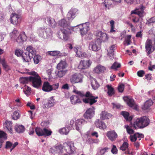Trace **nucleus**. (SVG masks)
<instances>
[{
  "instance_id": "nucleus-39",
  "label": "nucleus",
  "mask_w": 155,
  "mask_h": 155,
  "mask_svg": "<svg viewBox=\"0 0 155 155\" xmlns=\"http://www.w3.org/2000/svg\"><path fill=\"white\" fill-rule=\"evenodd\" d=\"M153 104V102L151 100H149L145 102L143 107H142V108L144 110H147Z\"/></svg>"
},
{
  "instance_id": "nucleus-20",
  "label": "nucleus",
  "mask_w": 155,
  "mask_h": 155,
  "mask_svg": "<svg viewBox=\"0 0 155 155\" xmlns=\"http://www.w3.org/2000/svg\"><path fill=\"white\" fill-rule=\"evenodd\" d=\"M86 123L87 122L83 119L77 120L75 122L76 130L79 131L81 128L82 126Z\"/></svg>"
},
{
  "instance_id": "nucleus-14",
  "label": "nucleus",
  "mask_w": 155,
  "mask_h": 155,
  "mask_svg": "<svg viewBox=\"0 0 155 155\" xmlns=\"http://www.w3.org/2000/svg\"><path fill=\"white\" fill-rule=\"evenodd\" d=\"M50 151L54 154L56 153H58L59 155L63 153V147L61 144H57L51 148L50 150Z\"/></svg>"
},
{
  "instance_id": "nucleus-9",
  "label": "nucleus",
  "mask_w": 155,
  "mask_h": 155,
  "mask_svg": "<svg viewBox=\"0 0 155 155\" xmlns=\"http://www.w3.org/2000/svg\"><path fill=\"white\" fill-rule=\"evenodd\" d=\"M71 31L67 30L61 29L60 31L58 32V37L59 38L64 41L68 40L69 38Z\"/></svg>"
},
{
  "instance_id": "nucleus-35",
  "label": "nucleus",
  "mask_w": 155,
  "mask_h": 155,
  "mask_svg": "<svg viewBox=\"0 0 155 155\" xmlns=\"http://www.w3.org/2000/svg\"><path fill=\"white\" fill-rule=\"evenodd\" d=\"M55 103L54 100L53 99V97H51L48 100L47 103L45 105V107L46 108H48L53 107Z\"/></svg>"
},
{
  "instance_id": "nucleus-59",
  "label": "nucleus",
  "mask_w": 155,
  "mask_h": 155,
  "mask_svg": "<svg viewBox=\"0 0 155 155\" xmlns=\"http://www.w3.org/2000/svg\"><path fill=\"white\" fill-rule=\"evenodd\" d=\"M124 85L123 84H121L118 87V91L120 92H123L124 88Z\"/></svg>"
},
{
  "instance_id": "nucleus-24",
  "label": "nucleus",
  "mask_w": 155,
  "mask_h": 155,
  "mask_svg": "<svg viewBox=\"0 0 155 155\" xmlns=\"http://www.w3.org/2000/svg\"><path fill=\"white\" fill-rule=\"evenodd\" d=\"M152 43L150 40H147L146 43L145 48L146 50L148 51L147 54L148 55L151 53L153 51L151 49Z\"/></svg>"
},
{
  "instance_id": "nucleus-42",
  "label": "nucleus",
  "mask_w": 155,
  "mask_h": 155,
  "mask_svg": "<svg viewBox=\"0 0 155 155\" xmlns=\"http://www.w3.org/2000/svg\"><path fill=\"white\" fill-rule=\"evenodd\" d=\"M70 130L69 128L66 127L60 129L59 132L61 134L66 135L68 133Z\"/></svg>"
},
{
  "instance_id": "nucleus-46",
  "label": "nucleus",
  "mask_w": 155,
  "mask_h": 155,
  "mask_svg": "<svg viewBox=\"0 0 155 155\" xmlns=\"http://www.w3.org/2000/svg\"><path fill=\"white\" fill-rule=\"evenodd\" d=\"M48 53L50 55L55 56L59 55L60 52L57 51H48Z\"/></svg>"
},
{
  "instance_id": "nucleus-63",
  "label": "nucleus",
  "mask_w": 155,
  "mask_h": 155,
  "mask_svg": "<svg viewBox=\"0 0 155 155\" xmlns=\"http://www.w3.org/2000/svg\"><path fill=\"white\" fill-rule=\"evenodd\" d=\"M6 35L5 32H3L0 33V41H2L4 39V38Z\"/></svg>"
},
{
  "instance_id": "nucleus-36",
  "label": "nucleus",
  "mask_w": 155,
  "mask_h": 155,
  "mask_svg": "<svg viewBox=\"0 0 155 155\" xmlns=\"http://www.w3.org/2000/svg\"><path fill=\"white\" fill-rule=\"evenodd\" d=\"M67 66L66 62L63 61H61L57 65V68L59 70H62L65 69Z\"/></svg>"
},
{
  "instance_id": "nucleus-38",
  "label": "nucleus",
  "mask_w": 155,
  "mask_h": 155,
  "mask_svg": "<svg viewBox=\"0 0 155 155\" xmlns=\"http://www.w3.org/2000/svg\"><path fill=\"white\" fill-rule=\"evenodd\" d=\"M108 89L107 94L110 96H112L114 94L115 92L114 88L111 85L107 84L106 85Z\"/></svg>"
},
{
  "instance_id": "nucleus-11",
  "label": "nucleus",
  "mask_w": 155,
  "mask_h": 155,
  "mask_svg": "<svg viewBox=\"0 0 155 155\" xmlns=\"http://www.w3.org/2000/svg\"><path fill=\"white\" fill-rule=\"evenodd\" d=\"M36 134L39 136L43 135L49 136L51 135L52 132L46 128L42 129L40 127H37L35 129Z\"/></svg>"
},
{
  "instance_id": "nucleus-13",
  "label": "nucleus",
  "mask_w": 155,
  "mask_h": 155,
  "mask_svg": "<svg viewBox=\"0 0 155 155\" xmlns=\"http://www.w3.org/2000/svg\"><path fill=\"white\" fill-rule=\"evenodd\" d=\"M95 35L97 37L95 40H98L101 41H105L107 40V37L106 34L101 31H97L95 32Z\"/></svg>"
},
{
  "instance_id": "nucleus-54",
  "label": "nucleus",
  "mask_w": 155,
  "mask_h": 155,
  "mask_svg": "<svg viewBox=\"0 0 155 155\" xmlns=\"http://www.w3.org/2000/svg\"><path fill=\"white\" fill-rule=\"evenodd\" d=\"M74 120H71L70 121L69 123H68L66 124V127L68 128L70 130L73 127V125L74 124Z\"/></svg>"
},
{
  "instance_id": "nucleus-28",
  "label": "nucleus",
  "mask_w": 155,
  "mask_h": 155,
  "mask_svg": "<svg viewBox=\"0 0 155 155\" xmlns=\"http://www.w3.org/2000/svg\"><path fill=\"white\" fill-rule=\"evenodd\" d=\"M74 51L76 53L77 56L79 58L85 57L86 56V54L85 53H82L81 49L78 48H75Z\"/></svg>"
},
{
  "instance_id": "nucleus-5",
  "label": "nucleus",
  "mask_w": 155,
  "mask_h": 155,
  "mask_svg": "<svg viewBox=\"0 0 155 155\" xmlns=\"http://www.w3.org/2000/svg\"><path fill=\"white\" fill-rule=\"evenodd\" d=\"M38 33L40 37L44 39L48 38L52 34L51 29L45 27L39 28L38 30Z\"/></svg>"
},
{
  "instance_id": "nucleus-2",
  "label": "nucleus",
  "mask_w": 155,
  "mask_h": 155,
  "mask_svg": "<svg viewBox=\"0 0 155 155\" xmlns=\"http://www.w3.org/2000/svg\"><path fill=\"white\" fill-rule=\"evenodd\" d=\"M74 92L78 94L81 97L85 96L88 98H85L83 99V101L85 103L89 104L91 105L97 102V101L96 99L98 98L97 97H94L92 95V94L89 92H87L85 95L80 91H78L76 90H74Z\"/></svg>"
},
{
  "instance_id": "nucleus-44",
  "label": "nucleus",
  "mask_w": 155,
  "mask_h": 155,
  "mask_svg": "<svg viewBox=\"0 0 155 155\" xmlns=\"http://www.w3.org/2000/svg\"><path fill=\"white\" fill-rule=\"evenodd\" d=\"M109 149V148L107 147L102 148L100 150L99 152L97 154L98 155H104L105 153Z\"/></svg>"
},
{
  "instance_id": "nucleus-7",
  "label": "nucleus",
  "mask_w": 155,
  "mask_h": 155,
  "mask_svg": "<svg viewBox=\"0 0 155 155\" xmlns=\"http://www.w3.org/2000/svg\"><path fill=\"white\" fill-rule=\"evenodd\" d=\"M63 149V153H67L69 154H72L75 150L74 144L71 142L64 143Z\"/></svg>"
},
{
  "instance_id": "nucleus-61",
  "label": "nucleus",
  "mask_w": 155,
  "mask_h": 155,
  "mask_svg": "<svg viewBox=\"0 0 155 155\" xmlns=\"http://www.w3.org/2000/svg\"><path fill=\"white\" fill-rule=\"evenodd\" d=\"M130 138L131 141L132 142L135 141L137 139V138L136 136V134L135 133L134 135H130Z\"/></svg>"
},
{
  "instance_id": "nucleus-22",
  "label": "nucleus",
  "mask_w": 155,
  "mask_h": 155,
  "mask_svg": "<svg viewBox=\"0 0 155 155\" xmlns=\"http://www.w3.org/2000/svg\"><path fill=\"white\" fill-rule=\"evenodd\" d=\"M95 124L97 127L101 129H105L107 128L106 124L99 119H97L95 121Z\"/></svg>"
},
{
  "instance_id": "nucleus-41",
  "label": "nucleus",
  "mask_w": 155,
  "mask_h": 155,
  "mask_svg": "<svg viewBox=\"0 0 155 155\" xmlns=\"http://www.w3.org/2000/svg\"><path fill=\"white\" fill-rule=\"evenodd\" d=\"M121 114L128 121L131 120L132 118L131 116H129V114L128 112L123 111L121 112Z\"/></svg>"
},
{
  "instance_id": "nucleus-57",
  "label": "nucleus",
  "mask_w": 155,
  "mask_h": 155,
  "mask_svg": "<svg viewBox=\"0 0 155 155\" xmlns=\"http://www.w3.org/2000/svg\"><path fill=\"white\" fill-rule=\"evenodd\" d=\"M59 86V83H58L55 84H53L52 85H51V91L56 90L58 88Z\"/></svg>"
},
{
  "instance_id": "nucleus-49",
  "label": "nucleus",
  "mask_w": 155,
  "mask_h": 155,
  "mask_svg": "<svg viewBox=\"0 0 155 155\" xmlns=\"http://www.w3.org/2000/svg\"><path fill=\"white\" fill-rule=\"evenodd\" d=\"M128 147V143L127 142H124L120 147V149L123 150H125Z\"/></svg>"
},
{
  "instance_id": "nucleus-17",
  "label": "nucleus",
  "mask_w": 155,
  "mask_h": 155,
  "mask_svg": "<svg viewBox=\"0 0 155 155\" xmlns=\"http://www.w3.org/2000/svg\"><path fill=\"white\" fill-rule=\"evenodd\" d=\"M94 114V107L88 109L84 114V117L87 119H91Z\"/></svg>"
},
{
  "instance_id": "nucleus-16",
  "label": "nucleus",
  "mask_w": 155,
  "mask_h": 155,
  "mask_svg": "<svg viewBox=\"0 0 155 155\" xmlns=\"http://www.w3.org/2000/svg\"><path fill=\"white\" fill-rule=\"evenodd\" d=\"M79 29L82 35H86L90 30L89 24L88 23H85L79 25Z\"/></svg>"
},
{
  "instance_id": "nucleus-64",
  "label": "nucleus",
  "mask_w": 155,
  "mask_h": 155,
  "mask_svg": "<svg viewBox=\"0 0 155 155\" xmlns=\"http://www.w3.org/2000/svg\"><path fill=\"white\" fill-rule=\"evenodd\" d=\"M137 75L140 77H142L144 74V72L143 70L139 71L137 72Z\"/></svg>"
},
{
  "instance_id": "nucleus-32",
  "label": "nucleus",
  "mask_w": 155,
  "mask_h": 155,
  "mask_svg": "<svg viewBox=\"0 0 155 155\" xmlns=\"http://www.w3.org/2000/svg\"><path fill=\"white\" fill-rule=\"evenodd\" d=\"M106 69V68L104 67L98 65L94 68V71L95 73H100L104 72Z\"/></svg>"
},
{
  "instance_id": "nucleus-6",
  "label": "nucleus",
  "mask_w": 155,
  "mask_h": 155,
  "mask_svg": "<svg viewBox=\"0 0 155 155\" xmlns=\"http://www.w3.org/2000/svg\"><path fill=\"white\" fill-rule=\"evenodd\" d=\"M134 127L136 125L139 128H141L148 126L149 123V119L146 117H142L138 118L134 122Z\"/></svg>"
},
{
  "instance_id": "nucleus-47",
  "label": "nucleus",
  "mask_w": 155,
  "mask_h": 155,
  "mask_svg": "<svg viewBox=\"0 0 155 155\" xmlns=\"http://www.w3.org/2000/svg\"><path fill=\"white\" fill-rule=\"evenodd\" d=\"M131 36L130 35H127L125 38V40L124 41V44L125 45L126 43L127 45H128L130 44L131 43V41L130 40Z\"/></svg>"
},
{
  "instance_id": "nucleus-26",
  "label": "nucleus",
  "mask_w": 155,
  "mask_h": 155,
  "mask_svg": "<svg viewBox=\"0 0 155 155\" xmlns=\"http://www.w3.org/2000/svg\"><path fill=\"white\" fill-rule=\"evenodd\" d=\"M19 35V32L16 29H14L10 33V36L11 39L12 40L15 41L16 38Z\"/></svg>"
},
{
  "instance_id": "nucleus-53",
  "label": "nucleus",
  "mask_w": 155,
  "mask_h": 155,
  "mask_svg": "<svg viewBox=\"0 0 155 155\" xmlns=\"http://www.w3.org/2000/svg\"><path fill=\"white\" fill-rule=\"evenodd\" d=\"M23 52L22 50L20 49H18L15 51V54L18 56H22V57L24 55H23Z\"/></svg>"
},
{
  "instance_id": "nucleus-23",
  "label": "nucleus",
  "mask_w": 155,
  "mask_h": 155,
  "mask_svg": "<svg viewBox=\"0 0 155 155\" xmlns=\"http://www.w3.org/2000/svg\"><path fill=\"white\" fill-rule=\"evenodd\" d=\"M45 21L46 23H47L52 28H54L56 25V23L54 19L51 18L50 17H47L46 19H45Z\"/></svg>"
},
{
  "instance_id": "nucleus-30",
  "label": "nucleus",
  "mask_w": 155,
  "mask_h": 155,
  "mask_svg": "<svg viewBox=\"0 0 155 155\" xmlns=\"http://www.w3.org/2000/svg\"><path fill=\"white\" fill-rule=\"evenodd\" d=\"M7 138V134L3 131H0V146L2 147V144L4 142V140Z\"/></svg>"
},
{
  "instance_id": "nucleus-40",
  "label": "nucleus",
  "mask_w": 155,
  "mask_h": 155,
  "mask_svg": "<svg viewBox=\"0 0 155 155\" xmlns=\"http://www.w3.org/2000/svg\"><path fill=\"white\" fill-rule=\"evenodd\" d=\"M91 84L92 88L94 90L97 89L99 87V84L95 79L92 80Z\"/></svg>"
},
{
  "instance_id": "nucleus-51",
  "label": "nucleus",
  "mask_w": 155,
  "mask_h": 155,
  "mask_svg": "<svg viewBox=\"0 0 155 155\" xmlns=\"http://www.w3.org/2000/svg\"><path fill=\"white\" fill-rule=\"evenodd\" d=\"M67 72V70H61L60 71H58V76L60 78L62 77L65 75Z\"/></svg>"
},
{
  "instance_id": "nucleus-25",
  "label": "nucleus",
  "mask_w": 155,
  "mask_h": 155,
  "mask_svg": "<svg viewBox=\"0 0 155 155\" xmlns=\"http://www.w3.org/2000/svg\"><path fill=\"white\" fill-rule=\"evenodd\" d=\"M42 90L45 92H50L51 91V85L48 82H45L43 84Z\"/></svg>"
},
{
  "instance_id": "nucleus-50",
  "label": "nucleus",
  "mask_w": 155,
  "mask_h": 155,
  "mask_svg": "<svg viewBox=\"0 0 155 155\" xmlns=\"http://www.w3.org/2000/svg\"><path fill=\"white\" fill-rule=\"evenodd\" d=\"M125 128L126 129L127 133L129 134H132L134 133V131L131 128V127L128 125L124 126Z\"/></svg>"
},
{
  "instance_id": "nucleus-58",
  "label": "nucleus",
  "mask_w": 155,
  "mask_h": 155,
  "mask_svg": "<svg viewBox=\"0 0 155 155\" xmlns=\"http://www.w3.org/2000/svg\"><path fill=\"white\" fill-rule=\"evenodd\" d=\"M111 152L114 154H116L117 153V150L115 145H113V147L111 150Z\"/></svg>"
},
{
  "instance_id": "nucleus-31",
  "label": "nucleus",
  "mask_w": 155,
  "mask_h": 155,
  "mask_svg": "<svg viewBox=\"0 0 155 155\" xmlns=\"http://www.w3.org/2000/svg\"><path fill=\"white\" fill-rule=\"evenodd\" d=\"M71 103L72 104H75L77 103H80L81 101L79 97L75 95H73L70 97Z\"/></svg>"
},
{
  "instance_id": "nucleus-19",
  "label": "nucleus",
  "mask_w": 155,
  "mask_h": 155,
  "mask_svg": "<svg viewBox=\"0 0 155 155\" xmlns=\"http://www.w3.org/2000/svg\"><path fill=\"white\" fill-rule=\"evenodd\" d=\"M27 39V36L24 32H21L18 35L15 41L18 43H22L26 41Z\"/></svg>"
},
{
  "instance_id": "nucleus-27",
  "label": "nucleus",
  "mask_w": 155,
  "mask_h": 155,
  "mask_svg": "<svg viewBox=\"0 0 155 155\" xmlns=\"http://www.w3.org/2000/svg\"><path fill=\"white\" fill-rule=\"evenodd\" d=\"M4 129H7L10 133H13V130L12 128V124L10 121H6L4 124Z\"/></svg>"
},
{
  "instance_id": "nucleus-15",
  "label": "nucleus",
  "mask_w": 155,
  "mask_h": 155,
  "mask_svg": "<svg viewBox=\"0 0 155 155\" xmlns=\"http://www.w3.org/2000/svg\"><path fill=\"white\" fill-rule=\"evenodd\" d=\"M92 62L90 60H82L80 61L78 68L80 69L88 68L91 66Z\"/></svg>"
},
{
  "instance_id": "nucleus-10",
  "label": "nucleus",
  "mask_w": 155,
  "mask_h": 155,
  "mask_svg": "<svg viewBox=\"0 0 155 155\" xmlns=\"http://www.w3.org/2000/svg\"><path fill=\"white\" fill-rule=\"evenodd\" d=\"M101 43L100 41L98 40H94L90 43L89 49L93 51H97L100 49Z\"/></svg>"
},
{
  "instance_id": "nucleus-1",
  "label": "nucleus",
  "mask_w": 155,
  "mask_h": 155,
  "mask_svg": "<svg viewBox=\"0 0 155 155\" xmlns=\"http://www.w3.org/2000/svg\"><path fill=\"white\" fill-rule=\"evenodd\" d=\"M77 10L76 9H71L68 12L66 19L63 18L59 20L58 25L63 28V29L70 31L75 28L78 29V26L73 27L70 25V22L75 18Z\"/></svg>"
},
{
  "instance_id": "nucleus-43",
  "label": "nucleus",
  "mask_w": 155,
  "mask_h": 155,
  "mask_svg": "<svg viewBox=\"0 0 155 155\" xmlns=\"http://www.w3.org/2000/svg\"><path fill=\"white\" fill-rule=\"evenodd\" d=\"M29 81H30V77H22L20 79V83L22 84H27Z\"/></svg>"
},
{
  "instance_id": "nucleus-18",
  "label": "nucleus",
  "mask_w": 155,
  "mask_h": 155,
  "mask_svg": "<svg viewBox=\"0 0 155 155\" xmlns=\"http://www.w3.org/2000/svg\"><path fill=\"white\" fill-rule=\"evenodd\" d=\"M10 21L13 24L17 25L19 23L20 21L19 15L16 14L12 13L11 15Z\"/></svg>"
},
{
  "instance_id": "nucleus-52",
  "label": "nucleus",
  "mask_w": 155,
  "mask_h": 155,
  "mask_svg": "<svg viewBox=\"0 0 155 155\" xmlns=\"http://www.w3.org/2000/svg\"><path fill=\"white\" fill-rule=\"evenodd\" d=\"M120 64L117 62H115L110 68L111 69L117 70V68L120 67Z\"/></svg>"
},
{
  "instance_id": "nucleus-60",
  "label": "nucleus",
  "mask_w": 155,
  "mask_h": 155,
  "mask_svg": "<svg viewBox=\"0 0 155 155\" xmlns=\"http://www.w3.org/2000/svg\"><path fill=\"white\" fill-rule=\"evenodd\" d=\"M110 2V0H105L104 3H102L106 7H107V6H109L111 5V4Z\"/></svg>"
},
{
  "instance_id": "nucleus-8",
  "label": "nucleus",
  "mask_w": 155,
  "mask_h": 155,
  "mask_svg": "<svg viewBox=\"0 0 155 155\" xmlns=\"http://www.w3.org/2000/svg\"><path fill=\"white\" fill-rule=\"evenodd\" d=\"M143 7H142L140 8H136L135 10H132L131 12V15L133 17L132 19V21L135 23H136L139 21V19L135 17L134 14L138 15L140 17L143 16Z\"/></svg>"
},
{
  "instance_id": "nucleus-37",
  "label": "nucleus",
  "mask_w": 155,
  "mask_h": 155,
  "mask_svg": "<svg viewBox=\"0 0 155 155\" xmlns=\"http://www.w3.org/2000/svg\"><path fill=\"white\" fill-rule=\"evenodd\" d=\"M15 130L18 133H22L25 130L24 127L21 125L17 124L15 126Z\"/></svg>"
},
{
  "instance_id": "nucleus-33",
  "label": "nucleus",
  "mask_w": 155,
  "mask_h": 155,
  "mask_svg": "<svg viewBox=\"0 0 155 155\" xmlns=\"http://www.w3.org/2000/svg\"><path fill=\"white\" fill-rule=\"evenodd\" d=\"M116 47V45H113L110 48L108 51L107 54L110 56V58L111 59L113 60L114 58L113 52L114 51V49Z\"/></svg>"
},
{
  "instance_id": "nucleus-12",
  "label": "nucleus",
  "mask_w": 155,
  "mask_h": 155,
  "mask_svg": "<svg viewBox=\"0 0 155 155\" xmlns=\"http://www.w3.org/2000/svg\"><path fill=\"white\" fill-rule=\"evenodd\" d=\"M83 75L80 73H75L73 74L71 77L70 81L73 84L82 82Z\"/></svg>"
},
{
  "instance_id": "nucleus-29",
  "label": "nucleus",
  "mask_w": 155,
  "mask_h": 155,
  "mask_svg": "<svg viewBox=\"0 0 155 155\" xmlns=\"http://www.w3.org/2000/svg\"><path fill=\"white\" fill-rule=\"evenodd\" d=\"M111 117V114L105 111H102L100 114V118L102 120L108 119Z\"/></svg>"
},
{
  "instance_id": "nucleus-4",
  "label": "nucleus",
  "mask_w": 155,
  "mask_h": 155,
  "mask_svg": "<svg viewBox=\"0 0 155 155\" xmlns=\"http://www.w3.org/2000/svg\"><path fill=\"white\" fill-rule=\"evenodd\" d=\"M26 49L27 51L25 52L24 55L22 56V58L24 61L28 62L35 54L36 50L31 46L28 47Z\"/></svg>"
},
{
  "instance_id": "nucleus-56",
  "label": "nucleus",
  "mask_w": 155,
  "mask_h": 155,
  "mask_svg": "<svg viewBox=\"0 0 155 155\" xmlns=\"http://www.w3.org/2000/svg\"><path fill=\"white\" fill-rule=\"evenodd\" d=\"M20 116L18 112L15 111L12 116V118L14 120L18 119L19 117Z\"/></svg>"
},
{
  "instance_id": "nucleus-62",
  "label": "nucleus",
  "mask_w": 155,
  "mask_h": 155,
  "mask_svg": "<svg viewBox=\"0 0 155 155\" xmlns=\"http://www.w3.org/2000/svg\"><path fill=\"white\" fill-rule=\"evenodd\" d=\"M114 22L113 20H111L110 21V24L111 27L110 31L111 32H113L115 31V30L114 29Z\"/></svg>"
},
{
  "instance_id": "nucleus-21",
  "label": "nucleus",
  "mask_w": 155,
  "mask_h": 155,
  "mask_svg": "<svg viewBox=\"0 0 155 155\" xmlns=\"http://www.w3.org/2000/svg\"><path fill=\"white\" fill-rule=\"evenodd\" d=\"M107 136L111 141H114L117 137V134L113 130L107 132Z\"/></svg>"
},
{
  "instance_id": "nucleus-34",
  "label": "nucleus",
  "mask_w": 155,
  "mask_h": 155,
  "mask_svg": "<svg viewBox=\"0 0 155 155\" xmlns=\"http://www.w3.org/2000/svg\"><path fill=\"white\" fill-rule=\"evenodd\" d=\"M123 99L124 101L127 102V104L130 107H132L134 105V102L132 99L128 96L124 97Z\"/></svg>"
},
{
  "instance_id": "nucleus-55",
  "label": "nucleus",
  "mask_w": 155,
  "mask_h": 155,
  "mask_svg": "<svg viewBox=\"0 0 155 155\" xmlns=\"http://www.w3.org/2000/svg\"><path fill=\"white\" fill-rule=\"evenodd\" d=\"M154 22H155V17H152L148 20H147L146 24L147 25H149Z\"/></svg>"
},
{
  "instance_id": "nucleus-45",
  "label": "nucleus",
  "mask_w": 155,
  "mask_h": 155,
  "mask_svg": "<svg viewBox=\"0 0 155 155\" xmlns=\"http://www.w3.org/2000/svg\"><path fill=\"white\" fill-rule=\"evenodd\" d=\"M31 91L30 87L27 85H25L23 88V91L26 95L28 94Z\"/></svg>"
},
{
  "instance_id": "nucleus-48",
  "label": "nucleus",
  "mask_w": 155,
  "mask_h": 155,
  "mask_svg": "<svg viewBox=\"0 0 155 155\" xmlns=\"http://www.w3.org/2000/svg\"><path fill=\"white\" fill-rule=\"evenodd\" d=\"M41 56L39 55H35L34 57L33 60L35 63L38 64L41 59Z\"/></svg>"
},
{
  "instance_id": "nucleus-3",
  "label": "nucleus",
  "mask_w": 155,
  "mask_h": 155,
  "mask_svg": "<svg viewBox=\"0 0 155 155\" xmlns=\"http://www.w3.org/2000/svg\"><path fill=\"white\" fill-rule=\"evenodd\" d=\"M29 75L32 76L30 77V81L32 83V86L36 88L40 87L41 84V78L38 74L35 71L30 72Z\"/></svg>"
}]
</instances>
